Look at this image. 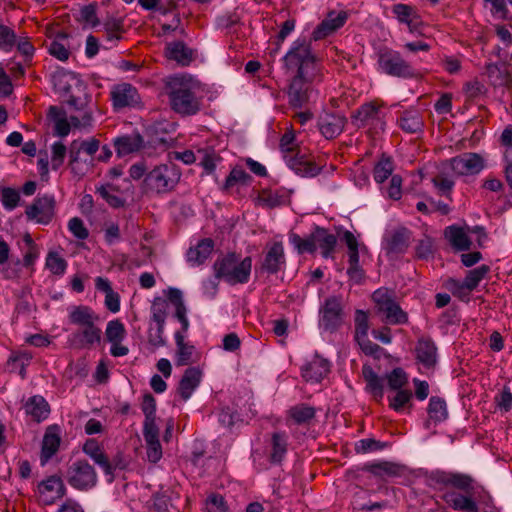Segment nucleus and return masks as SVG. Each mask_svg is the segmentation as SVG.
<instances>
[{
	"instance_id": "f257e3e1",
	"label": "nucleus",
	"mask_w": 512,
	"mask_h": 512,
	"mask_svg": "<svg viewBox=\"0 0 512 512\" xmlns=\"http://www.w3.org/2000/svg\"><path fill=\"white\" fill-rule=\"evenodd\" d=\"M200 84L188 75L171 77L166 84L171 109L182 115L191 116L200 110V98L197 96Z\"/></svg>"
},
{
	"instance_id": "f03ea898",
	"label": "nucleus",
	"mask_w": 512,
	"mask_h": 512,
	"mask_svg": "<svg viewBox=\"0 0 512 512\" xmlns=\"http://www.w3.org/2000/svg\"><path fill=\"white\" fill-rule=\"evenodd\" d=\"M251 267L252 259L250 257L239 260L234 253L220 257L214 263L215 276L225 279L232 285L246 283L250 276Z\"/></svg>"
},
{
	"instance_id": "7ed1b4c3",
	"label": "nucleus",
	"mask_w": 512,
	"mask_h": 512,
	"mask_svg": "<svg viewBox=\"0 0 512 512\" xmlns=\"http://www.w3.org/2000/svg\"><path fill=\"white\" fill-rule=\"evenodd\" d=\"M180 173L174 165H160L151 170L143 180L145 193H166L179 182Z\"/></svg>"
},
{
	"instance_id": "20e7f679",
	"label": "nucleus",
	"mask_w": 512,
	"mask_h": 512,
	"mask_svg": "<svg viewBox=\"0 0 512 512\" xmlns=\"http://www.w3.org/2000/svg\"><path fill=\"white\" fill-rule=\"evenodd\" d=\"M100 148V141L96 138L89 140H74L69 146V167L71 172L83 177L93 166V160H83L80 156L81 152H85L89 156H93Z\"/></svg>"
},
{
	"instance_id": "39448f33",
	"label": "nucleus",
	"mask_w": 512,
	"mask_h": 512,
	"mask_svg": "<svg viewBox=\"0 0 512 512\" xmlns=\"http://www.w3.org/2000/svg\"><path fill=\"white\" fill-rule=\"evenodd\" d=\"M285 68L287 71L294 72L296 75H306L316 72L315 57L311 54L310 45L305 42L299 43L292 48L284 57Z\"/></svg>"
},
{
	"instance_id": "423d86ee",
	"label": "nucleus",
	"mask_w": 512,
	"mask_h": 512,
	"mask_svg": "<svg viewBox=\"0 0 512 512\" xmlns=\"http://www.w3.org/2000/svg\"><path fill=\"white\" fill-rule=\"evenodd\" d=\"M65 478L77 490H88L97 483V474L86 460H76L68 464Z\"/></svg>"
},
{
	"instance_id": "0eeeda50",
	"label": "nucleus",
	"mask_w": 512,
	"mask_h": 512,
	"mask_svg": "<svg viewBox=\"0 0 512 512\" xmlns=\"http://www.w3.org/2000/svg\"><path fill=\"white\" fill-rule=\"evenodd\" d=\"M378 311L385 314V321L389 324H405L408 322L407 313L393 299L386 289H378L372 295Z\"/></svg>"
},
{
	"instance_id": "6e6552de",
	"label": "nucleus",
	"mask_w": 512,
	"mask_h": 512,
	"mask_svg": "<svg viewBox=\"0 0 512 512\" xmlns=\"http://www.w3.org/2000/svg\"><path fill=\"white\" fill-rule=\"evenodd\" d=\"M432 479L438 485L452 487L469 495L477 494L478 488L483 489L473 477L463 473L436 471Z\"/></svg>"
},
{
	"instance_id": "1a4fd4ad",
	"label": "nucleus",
	"mask_w": 512,
	"mask_h": 512,
	"mask_svg": "<svg viewBox=\"0 0 512 512\" xmlns=\"http://www.w3.org/2000/svg\"><path fill=\"white\" fill-rule=\"evenodd\" d=\"M320 313L322 314L320 325L327 331L336 330L343 322L341 299L335 296L327 298Z\"/></svg>"
},
{
	"instance_id": "9d476101",
	"label": "nucleus",
	"mask_w": 512,
	"mask_h": 512,
	"mask_svg": "<svg viewBox=\"0 0 512 512\" xmlns=\"http://www.w3.org/2000/svg\"><path fill=\"white\" fill-rule=\"evenodd\" d=\"M315 73L306 75H295L291 80L288 95L289 103L294 108L303 107L309 100L310 82L313 80Z\"/></svg>"
},
{
	"instance_id": "9b49d317",
	"label": "nucleus",
	"mask_w": 512,
	"mask_h": 512,
	"mask_svg": "<svg viewBox=\"0 0 512 512\" xmlns=\"http://www.w3.org/2000/svg\"><path fill=\"white\" fill-rule=\"evenodd\" d=\"M452 171L458 176L474 175L484 168L483 158L477 153H463L449 161Z\"/></svg>"
},
{
	"instance_id": "f8f14e48",
	"label": "nucleus",
	"mask_w": 512,
	"mask_h": 512,
	"mask_svg": "<svg viewBox=\"0 0 512 512\" xmlns=\"http://www.w3.org/2000/svg\"><path fill=\"white\" fill-rule=\"evenodd\" d=\"M378 62L381 69L388 75L397 77L412 75L411 66L397 52L381 53Z\"/></svg>"
},
{
	"instance_id": "ddd939ff",
	"label": "nucleus",
	"mask_w": 512,
	"mask_h": 512,
	"mask_svg": "<svg viewBox=\"0 0 512 512\" xmlns=\"http://www.w3.org/2000/svg\"><path fill=\"white\" fill-rule=\"evenodd\" d=\"M55 199L51 195H44L35 199L32 205L26 209V215L30 220L47 224L54 216Z\"/></svg>"
},
{
	"instance_id": "4468645a",
	"label": "nucleus",
	"mask_w": 512,
	"mask_h": 512,
	"mask_svg": "<svg viewBox=\"0 0 512 512\" xmlns=\"http://www.w3.org/2000/svg\"><path fill=\"white\" fill-rule=\"evenodd\" d=\"M39 500L44 505H51L57 499L64 496L66 488L60 477L51 476L47 480L42 481L39 486Z\"/></svg>"
},
{
	"instance_id": "2eb2a0df",
	"label": "nucleus",
	"mask_w": 512,
	"mask_h": 512,
	"mask_svg": "<svg viewBox=\"0 0 512 512\" xmlns=\"http://www.w3.org/2000/svg\"><path fill=\"white\" fill-rule=\"evenodd\" d=\"M285 263L284 249L281 242L273 243L261 263L260 269L270 274L277 273Z\"/></svg>"
},
{
	"instance_id": "dca6fc26",
	"label": "nucleus",
	"mask_w": 512,
	"mask_h": 512,
	"mask_svg": "<svg viewBox=\"0 0 512 512\" xmlns=\"http://www.w3.org/2000/svg\"><path fill=\"white\" fill-rule=\"evenodd\" d=\"M101 329L95 323L81 327L72 334L71 343L77 348H91L96 343H100Z\"/></svg>"
},
{
	"instance_id": "f3484780",
	"label": "nucleus",
	"mask_w": 512,
	"mask_h": 512,
	"mask_svg": "<svg viewBox=\"0 0 512 512\" xmlns=\"http://www.w3.org/2000/svg\"><path fill=\"white\" fill-rule=\"evenodd\" d=\"M416 359L426 368H433L437 363V347L430 338H419L415 347Z\"/></svg>"
},
{
	"instance_id": "a211bd4d",
	"label": "nucleus",
	"mask_w": 512,
	"mask_h": 512,
	"mask_svg": "<svg viewBox=\"0 0 512 512\" xmlns=\"http://www.w3.org/2000/svg\"><path fill=\"white\" fill-rule=\"evenodd\" d=\"M347 19L346 12L336 13L334 11L328 13L327 17L317 26L313 32V39L320 40L336 31L344 25Z\"/></svg>"
},
{
	"instance_id": "6ab92c4d",
	"label": "nucleus",
	"mask_w": 512,
	"mask_h": 512,
	"mask_svg": "<svg viewBox=\"0 0 512 512\" xmlns=\"http://www.w3.org/2000/svg\"><path fill=\"white\" fill-rule=\"evenodd\" d=\"M287 165L294 170L298 175L303 177H314L318 175L322 167L317 166L312 163L308 159L305 158L304 155L299 156V153H296L293 156L284 155Z\"/></svg>"
},
{
	"instance_id": "aec40b11",
	"label": "nucleus",
	"mask_w": 512,
	"mask_h": 512,
	"mask_svg": "<svg viewBox=\"0 0 512 512\" xmlns=\"http://www.w3.org/2000/svg\"><path fill=\"white\" fill-rule=\"evenodd\" d=\"M346 118L338 114H325L319 120V129L326 139L337 137L344 129Z\"/></svg>"
},
{
	"instance_id": "412c9836",
	"label": "nucleus",
	"mask_w": 512,
	"mask_h": 512,
	"mask_svg": "<svg viewBox=\"0 0 512 512\" xmlns=\"http://www.w3.org/2000/svg\"><path fill=\"white\" fill-rule=\"evenodd\" d=\"M329 372L327 360L315 356L310 362L302 367V377L307 382H320Z\"/></svg>"
},
{
	"instance_id": "4be33fe9",
	"label": "nucleus",
	"mask_w": 512,
	"mask_h": 512,
	"mask_svg": "<svg viewBox=\"0 0 512 512\" xmlns=\"http://www.w3.org/2000/svg\"><path fill=\"white\" fill-rule=\"evenodd\" d=\"M165 55L168 59L176 61L181 66H188L194 60V51L183 41L167 44Z\"/></svg>"
},
{
	"instance_id": "5701e85b",
	"label": "nucleus",
	"mask_w": 512,
	"mask_h": 512,
	"mask_svg": "<svg viewBox=\"0 0 512 512\" xmlns=\"http://www.w3.org/2000/svg\"><path fill=\"white\" fill-rule=\"evenodd\" d=\"M410 232L406 228H400L391 233L386 239V251L388 255H399L409 247Z\"/></svg>"
},
{
	"instance_id": "b1692460",
	"label": "nucleus",
	"mask_w": 512,
	"mask_h": 512,
	"mask_svg": "<svg viewBox=\"0 0 512 512\" xmlns=\"http://www.w3.org/2000/svg\"><path fill=\"white\" fill-rule=\"evenodd\" d=\"M476 494H456L453 492L445 493L443 500L454 510L464 512H478V506L474 500Z\"/></svg>"
},
{
	"instance_id": "393cba45",
	"label": "nucleus",
	"mask_w": 512,
	"mask_h": 512,
	"mask_svg": "<svg viewBox=\"0 0 512 512\" xmlns=\"http://www.w3.org/2000/svg\"><path fill=\"white\" fill-rule=\"evenodd\" d=\"M202 372L197 367L187 368L179 382L178 393L183 400H188L201 381Z\"/></svg>"
},
{
	"instance_id": "a878e982",
	"label": "nucleus",
	"mask_w": 512,
	"mask_h": 512,
	"mask_svg": "<svg viewBox=\"0 0 512 512\" xmlns=\"http://www.w3.org/2000/svg\"><path fill=\"white\" fill-rule=\"evenodd\" d=\"M175 340L177 345L176 351V365L185 366L194 363L198 360L196 349L184 341V335L178 331L175 333Z\"/></svg>"
},
{
	"instance_id": "bb28decb",
	"label": "nucleus",
	"mask_w": 512,
	"mask_h": 512,
	"mask_svg": "<svg viewBox=\"0 0 512 512\" xmlns=\"http://www.w3.org/2000/svg\"><path fill=\"white\" fill-rule=\"evenodd\" d=\"M312 239H314L315 249L319 247L322 250L323 257L328 258L332 256L337 244V238L334 234L329 233L324 228L317 227L312 232Z\"/></svg>"
},
{
	"instance_id": "cd10ccee",
	"label": "nucleus",
	"mask_w": 512,
	"mask_h": 512,
	"mask_svg": "<svg viewBox=\"0 0 512 512\" xmlns=\"http://www.w3.org/2000/svg\"><path fill=\"white\" fill-rule=\"evenodd\" d=\"M59 445L60 436L57 426L48 427L42 441V464H45L57 452Z\"/></svg>"
},
{
	"instance_id": "c85d7f7f",
	"label": "nucleus",
	"mask_w": 512,
	"mask_h": 512,
	"mask_svg": "<svg viewBox=\"0 0 512 512\" xmlns=\"http://www.w3.org/2000/svg\"><path fill=\"white\" fill-rule=\"evenodd\" d=\"M143 138L140 134L121 136L115 139L114 146L119 157L139 151L143 147Z\"/></svg>"
},
{
	"instance_id": "c756f323",
	"label": "nucleus",
	"mask_w": 512,
	"mask_h": 512,
	"mask_svg": "<svg viewBox=\"0 0 512 512\" xmlns=\"http://www.w3.org/2000/svg\"><path fill=\"white\" fill-rule=\"evenodd\" d=\"M362 374L366 382V390L371 393L376 401L380 402L384 395L383 379L369 365L363 366Z\"/></svg>"
},
{
	"instance_id": "7c9ffc66",
	"label": "nucleus",
	"mask_w": 512,
	"mask_h": 512,
	"mask_svg": "<svg viewBox=\"0 0 512 512\" xmlns=\"http://www.w3.org/2000/svg\"><path fill=\"white\" fill-rule=\"evenodd\" d=\"M83 451L89 455L95 463L100 465L105 474L111 476L109 481L113 480V466L107 455L101 450L95 441L89 440L84 444Z\"/></svg>"
},
{
	"instance_id": "2f4dec72",
	"label": "nucleus",
	"mask_w": 512,
	"mask_h": 512,
	"mask_svg": "<svg viewBox=\"0 0 512 512\" xmlns=\"http://www.w3.org/2000/svg\"><path fill=\"white\" fill-rule=\"evenodd\" d=\"M143 436L147 444V457L150 462L156 463L162 457V448L159 442V428H143Z\"/></svg>"
},
{
	"instance_id": "473e14b6",
	"label": "nucleus",
	"mask_w": 512,
	"mask_h": 512,
	"mask_svg": "<svg viewBox=\"0 0 512 512\" xmlns=\"http://www.w3.org/2000/svg\"><path fill=\"white\" fill-rule=\"evenodd\" d=\"M68 319L71 324L81 328L95 323L99 320V317L90 307L78 305L71 307Z\"/></svg>"
},
{
	"instance_id": "72a5a7b5",
	"label": "nucleus",
	"mask_w": 512,
	"mask_h": 512,
	"mask_svg": "<svg viewBox=\"0 0 512 512\" xmlns=\"http://www.w3.org/2000/svg\"><path fill=\"white\" fill-rule=\"evenodd\" d=\"M444 234L451 246L457 251L469 250L472 245V241L461 227L449 226L445 229Z\"/></svg>"
},
{
	"instance_id": "f704fd0d",
	"label": "nucleus",
	"mask_w": 512,
	"mask_h": 512,
	"mask_svg": "<svg viewBox=\"0 0 512 512\" xmlns=\"http://www.w3.org/2000/svg\"><path fill=\"white\" fill-rule=\"evenodd\" d=\"M214 242L210 238L201 240L195 247H191L187 252V259L193 265L202 264L211 254Z\"/></svg>"
},
{
	"instance_id": "c9c22d12",
	"label": "nucleus",
	"mask_w": 512,
	"mask_h": 512,
	"mask_svg": "<svg viewBox=\"0 0 512 512\" xmlns=\"http://www.w3.org/2000/svg\"><path fill=\"white\" fill-rule=\"evenodd\" d=\"M361 469L379 478L395 477L398 476L401 471L399 465L388 461L368 463L365 464Z\"/></svg>"
},
{
	"instance_id": "e433bc0d",
	"label": "nucleus",
	"mask_w": 512,
	"mask_h": 512,
	"mask_svg": "<svg viewBox=\"0 0 512 512\" xmlns=\"http://www.w3.org/2000/svg\"><path fill=\"white\" fill-rule=\"evenodd\" d=\"M137 91L130 84L117 87L112 92L113 104L116 108L131 106L136 103Z\"/></svg>"
},
{
	"instance_id": "4c0bfd02",
	"label": "nucleus",
	"mask_w": 512,
	"mask_h": 512,
	"mask_svg": "<svg viewBox=\"0 0 512 512\" xmlns=\"http://www.w3.org/2000/svg\"><path fill=\"white\" fill-rule=\"evenodd\" d=\"M400 128L406 133L416 134L424 127L423 119L417 111H405L398 120Z\"/></svg>"
},
{
	"instance_id": "58836bf2",
	"label": "nucleus",
	"mask_w": 512,
	"mask_h": 512,
	"mask_svg": "<svg viewBox=\"0 0 512 512\" xmlns=\"http://www.w3.org/2000/svg\"><path fill=\"white\" fill-rule=\"evenodd\" d=\"M26 413L31 415L37 422L47 418L49 414V405L41 396H33L26 403Z\"/></svg>"
},
{
	"instance_id": "ea45409f",
	"label": "nucleus",
	"mask_w": 512,
	"mask_h": 512,
	"mask_svg": "<svg viewBox=\"0 0 512 512\" xmlns=\"http://www.w3.org/2000/svg\"><path fill=\"white\" fill-rule=\"evenodd\" d=\"M48 115L55 122V134L60 137L67 136L71 128L66 112L61 108L51 106Z\"/></svg>"
},
{
	"instance_id": "a19ab883",
	"label": "nucleus",
	"mask_w": 512,
	"mask_h": 512,
	"mask_svg": "<svg viewBox=\"0 0 512 512\" xmlns=\"http://www.w3.org/2000/svg\"><path fill=\"white\" fill-rule=\"evenodd\" d=\"M272 451L270 461L280 463L287 452V436L283 432H275L271 438Z\"/></svg>"
},
{
	"instance_id": "79ce46f5",
	"label": "nucleus",
	"mask_w": 512,
	"mask_h": 512,
	"mask_svg": "<svg viewBox=\"0 0 512 512\" xmlns=\"http://www.w3.org/2000/svg\"><path fill=\"white\" fill-rule=\"evenodd\" d=\"M141 408L145 415L143 428L158 427L156 425V400L152 394L147 393L143 396Z\"/></svg>"
},
{
	"instance_id": "37998d69",
	"label": "nucleus",
	"mask_w": 512,
	"mask_h": 512,
	"mask_svg": "<svg viewBox=\"0 0 512 512\" xmlns=\"http://www.w3.org/2000/svg\"><path fill=\"white\" fill-rule=\"evenodd\" d=\"M486 74L494 86H507L512 81L511 74L506 69H501L497 64H488Z\"/></svg>"
},
{
	"instance_id": "c03bdc74",
	"label": "nucleus",
	"mask_w": 512,
	"mask_h": 512,
	"mask_svg": "<svg viewBox=\"0 0 512 512\" xmlns=\"http://www.w3.org/2000/svg\"><path fill=\"white\" fill-rule=\"evenodd\" d=\"M289 416L298 425L307 424L315 417V409L306 404H299L290 408Z\"/></svg>"
},
{
	"instance_id": "a18cd8bd",
	"label": "nucleus",
	"mask_w": 512,
	"mask_h": 512,
	"mask_svg": "<svg viewBox=\"0 0 512 512\" xmlns=\"http://www.w3.org/2000/svg\"><path fill=\"white\" fill-rule=\"evenodd\" d=\"M356 121H360L361 125L364 126L372 120L379 119V106L374 102L366 103L362 105L352 117Z\"/></svg>"
},
{
	"instance_id": "49530a36",
	"label": "nucleus",
	"mask_w": 512,
	"mask_h": 512,
	"mask_svg": "<svg viewBox=\"0 0 512 512\" xmlns=\"http://www.w3.org/2000/svg\"><path fill=\"white\" fill-rule=\"evenodd\" d=\"M429 417L437 422L447 418L446 402L440 397H431L428 406Z\"/></svg>"
},
{
	"instance_id": "de8ad7c7",
	"label": "nucleus",
	"mask_w": 512,
	"mask_h": 512,
	"mask_svg": "<svg viewBox=\"0 0 512 512\" xmlns=\"http://www.w3.org/2000/svg\"><path fill=\"white\" fill-rule=\"evenodd\" d=\"M488 272L489 267L487 265H482L470 270L463 280L464 286L468 288V290H474Z\"/></svg>"
},
{
	"instance_id": "09e8293b",
	"label": "nucleus",
	"mask_w": 512,
	"mask_h": 512,
	"mask_svg": "<svg viewBox=\"0 0 512 512\" xmlns=\"http://www.w3.org/2000/svg\"><path fill=\"white\" fill-rule=\"evenodd\" d=\"M168 302L167 300L156 297L152 302V318L157 323V326H164L167 316Z\"/></svg>"
},
{
	"instance_id": "8fccbe9b",
	"label": "nucleus",
	"mask_w": 512,
	"mask_h": 512,
	"mask_svg": "<svg viewBox=\"0 0 512 512\" xmlns=\"http://www.w3.org/2000/svg\"><path fill=\"white\" fill-rule=\"evenodd\" d=\"M250 180L251 176L248 173H246L243 169L234 168L231 170L230 174L226 178L223 189L229 190L230 188L237 184L247 185Z\"/></svg>"
},
{
	"instance_id": "3c124183",
	"label": "nucleus",
	"mask_w": 512,
	"mask_h": 512,
	"mask_svg": "<svg viewBox=\"0 0 512 512\" xmlns=\"http://www.w3.org/2000/svg\"><path fill=\"white\" fill-rule=\"evenodd\" d=\"M388 387L391 390L399 391L407 383V375L402 368H395L387 376Z\"/></svg>"
},
{
	"instance_id": "603ef678",
	"label": "nucleus",
	"mask_w": 512,
	"mask_h": 512,
	"mask_svg": "<svg viewBox=\"0 0 512 512\" xmlns=\"http://www.w3.org/2000/svg\"><path fill=\"white\" fill-rule=\"evenodd\" d=\"M46 267L55 275H62L67 267V262L56 252H49L46 258Z\"/></svg>"
},
{
	"instance_id": "864d4df0",
	"label": "nucleus",
	"mask_w": 512,
	"mask_h": 512,
	"mask_svg": "<svg viewBox=\"0 0 512 512\" xmlns=\"http://www.w3.org/2000/svg\"><path fill=\"white\" fill-rule=\"evenodd\" d=\"M393 172V163L390 158L383 157L374 168V179L383 183Z\"/></svg>"
},
{
	"instance_id": "5fc2aeb1",
	"label": "nucleus",
	"mask_w": 512,
	"mask_h": 512,
	"mask_svg": "<svg viewBox=\"0 0 512 512\" xmlns=\"http://www.w3.org/2000/svg\"><path fill=\"white\" fill-rule=\"evenodd\" d=\"M416 256L419 259L427 260L434 255V241L431 237L424 235L416 246Z\"/></svg>"
},
{
	"instance_id": "6e6d98bb",
	"label": "nucleus",
	"mask_w": 512,
	"mask_h": 512,
	"mask_svg": "<svg viewBox=\"0 0 512 512\" xmlns=\"http://www.w3.org/2000/svg\"><path fill=\"white\" fill-rule=\"evenodd\" d=\"M125 336V328L118 320L110 321L106 328L107 340L111 343L121 342Z\"/></svg>"
},
{
	"instance_id": "4d7b16f0",
	"label": "nucleus",
	"mask_w": 512,
	"mask_h": 512,
	"mask_svg": "<svg viewBox=\"0 0 512 512\" xmlns=\"http://www.w3.org/2000/svg\"><path fill=\"white\" fill-rule=\"evenodd\" d=\"M392 10L398 21L401 23H407L418 15L414 7L402 3L395 4Z\"/></svg>"
},
{
	"instance_id": "13d9d810",
	"label": "nucleus",
	"mask_w": 512,
	"mask_h": 512,
	"mask_svg": "<svg viewBox=\"0 0 512 512\" xmlns=\"http://www.w3.org/2000/svg\"><path fill=\"white\" fill-rule=\"evenodd\" d=\"M290 241L300 254L304 252H315V243L314 239H312V233L306 239H302L299 235L292 233L290 235Z\"/></svg>"
},
{
	"instance_id": "bf43d9fd",
	"label": "nucleus",
	"mask_w": 512,
	"mask_h": 512,
	"mask_svg": "<svg viewBox=\"0 0 512 512\" xmlns=\"http://www.w3.org/2000/svg\"><path fill=\"white\" fill-rule=\"evenodd\" d=\"M368 329L367 313L362 310H357L355 316V338H363L364 336H367Z\"/></svg>"
},
{
	"instance_id": "052dcab7",
	"label": "nucleus",
	"mask_w": 512,
	"mask_h": 512,
	"mask_svg": "<svg viewBox=\"0 0 512 512\" xmlns=\"http://www.w3.org/2000/svg\"><path fill=\"white\" fill-rule=\"evenodd\" d=\"M386 447V443L380 442L373 438L362 439L356 443L355 450L357 453H368L375 450H381Z\"/></svg>"
},
{
	"instance_id": "680f3d73",
	"label": "nucleus",
	"mask_w": 512,
	"mask_h": 512,
	"mask_svg": "<svg viewBox=\"0 0 512 512\" xmlns=\"http://www.w3.org/2000/svg\"><path fill=\"white\" fill-rule=\"evenodd\" d=\"M16 41V35L8 26L0 24V48L10 50Z\"/></svg>"
},
{
	"instance_id": "e2e57ef3",
	"label": "nucleus",
	"mask_w": 512,
	"mask_h": 512,
	"mask_svg": "<svg viewBox=\"0 0 512 512\" xmlns=\"http://www.w3.org/2000/svg\"><path fill=\"white\" fill-rule=\"evenodd\" d=\"M205 509L207 512H226L227 505L223 496L212 494L206 500Z\"/></svg>"
},
{
	"instance_id": "0e129e2a",
	"label": "nucleus",
	"mask_w": 512,
	"mask_h": 512,
	"mask_svg": "<svg viewBox=\"0 0 512 512\" xmlns=\"http://www.w3.org/2000/svg\"><path fill=\"white\" fill-rule=\"evenodd\" d=\"M412 398V393L409 390H399L396 395L389 397V406L396 411L401 410Z\"/></svg>"
},
{
	"instance_id": "69168bd1",
	"label": "nucleus",
	"mask_w": 512,
	"mask_h": 512,
	"mask_svg": "<svg viewBox=\"0 0 512 512\" xmlns=\"http://www.w3.org/2000/svg\"><path fill=\"white\" fill-rule=\"evenodd\" d=\"M67 153L66 146L61 142H56L52 146V168L57 170L64 162V158Z\"/></svg>"
},
{
	"instance_id": "338daca9",
	"label": "nucleus",
	"mask_w": 512,
	"mask_h": 512,
	"mask_svg": "<svg viewBox=\"0 0 512 512\" xmlns=\"http://www.w3.org/2000/svg\"><path fill=\"white\" fill-rule=\"evenodd\" d=\"M355 339L358 342L361 350L366 355H371V356H374L376 358L380 357L383 349L378 344H375L372 341H370L367 338V336H364L363 338H355Z\"/></svg>"
},
{
	"instance_id": "774afa93",
	"label": "nucleus",
	"mask_w": 512,
	"mask_h": 512,
	"mask_svg": "<svg viewBox=\"0 0 512 512\" xmlns=\"http://www.w3.org/2000/svg\"><path fill=\"white\" fill-rule=\"evenodd\" d=\"M20 200V194L13 188H3L2 190V203L7 209H14Z\"/></svg>"
}]
</instances>
